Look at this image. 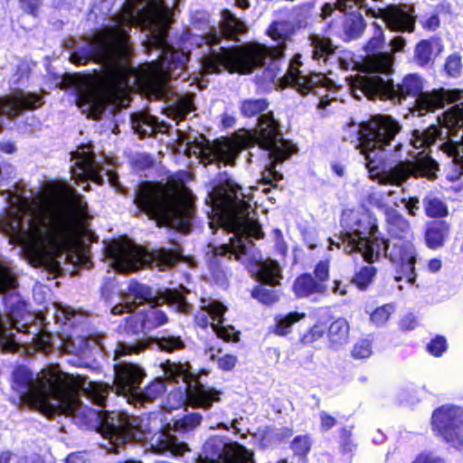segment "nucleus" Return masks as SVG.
<instances>
[{
    "label": "nucleus",
    "instance_id": "nucleus-1",
    "mask_svg": "<svg viewBox=\"0 0 463 463\" xmlns=\"http://www.w3.org/2000/svg\"><path fill=\"white\" fill-rule=\"evenodd\" d=\"M179 0H126L108 24L76 43L70 60L76 65L92 61L101 66L102 79L68 76L82 113L99 118L117 100L118 89L130 80L148 99L166 95V80L177 79L186 67L188 54L167 43L171 8Z\"/></svg>",
    "mask_w": 463,
    "mask_h": 463
},
{
    "label": "nucleus",
    "instance_id": "nucleus-2",
    "mask_svg": "<svg viewBox=\"0 0 463 463\" xmlns=\"http://www.w3.org/2000/svg\"><path fill=\"white\" fill-rule=\"evenodd\" d=\"M69 213L52 214L19 194L8 193L9 208L0 217V231L11 243L22 245L31 262L43 265L62 251L87 261L86 249L78 233L77 221L86 215L87 203L72 188L66 190Z\"/></svg>",
    "mask_w": 463,
    "mask_h": 463
},
{
    "label": "nucleus",
    "instance_id": "nucleus-3",
    "mask_svg": "<svg viewBox=\"0 0 463 463\" xmlns=\"http://www.w3.org/2000/svg\"><path fill=\"white\" fill-rule=\"evenodd\" d=\"M402 126L390 116L378 115L360 125L359 148L365 159L369 178L380 184L401 186L409 178H437L438 163L428 156L418 155L413 159L397 162L388 169L379 170L388 154L398 153L403 147L399 136Z\"/></svg>",
    "mask_w": 463,
    "mask_h": 463
},
{
    "label": "nucleus",
    "instance_id": "nucleus-4",
    "mask_svg": "<svg viewBox=\"0 0 463 463\" xmlns=\"http://www.w3.org/2000/svg\"><path fill=\"white\" fill-rule=\"evenodd\" d=\"M205 201L213 215L209 222L210 228L214 230L218 225L223 232L232 233L230 243L216 249L215 254L225 255L230 252L237 260L248 255L255 259L250 253L252 239L261 238L263 232L260 223L251 215V206L245 200L241 187L226 175H221Z\"/></svg>",
    "mask_w": 463,
    "mask_h": 463
},
{
    "label": "nucleus",
    "instance_id": "nucleus-5",
    "mask_svg": "<svg viewBox=\"0 0 463 463\" xmlns=\"http://www.w3.org/2000/svg\"><path fill=\"white\" fill-rule=\"evenodd\" d=\"M81 383L80 378L63 373L57 365L36 374L22 365L13 372L12 386L24 402L52 418L57 414H74L80 409Z\"/></svg>",
    "mask_w": 463,
    "mask_h": 463
},
{
    "label": "nucleus",
    "instance_id": "nucleus-6",
    "mask_svg": "<svg viewBox=\"0 0 463 463\" xmlns=\"http://www.w3.org/2000/svg\"><path fill=\"white\" fill-rule=\"evenodd\" d=\"M246 24L236 17L230 10L222 12L220 31H212L205 35V43L210 46L208 53L202 58L203 73H216L222 70L240 73L251 72L253 69L264 65L267 60L279 59L283 55L280 47H268L257 43H250L235 47L218 46L221 38L238 40L246 33Z\"/></svg>",
    "mask_w": 463,
    "mask_h": 463
},
{
    "label": "nucleus",
    "instance_id": "nucleus-7",
    "mask_svg": "<svg viewBox=\"0 0 463 463\" xmlns=\"http://www.w3.org/2000/svg\"><path fill=\"white\" fill-rule=\"evenodd\" d=\"M392 71V68L381 74L356 75L351 78L349 90L358 99L364 96L369 99H380L401 102L408 96L417 97L414 111H418V116L442 108L446 103L463 99L461 90L439 89L431 92H421V80L416 74H409L403 78L402 83L394 84L390 79Z\"/></svg>",
    "mask_w": 463,
    "mask_h": 463
},
{
    "label": "nucleus",
    "instance_id": "nucleus-8",
    "mask_svg": "<svg viewBox=\"0 0 463 463\" xmlns=\"http://www.w3.org/2000/svg\"><path fill=\"white\" fill-rule=\"evenodd\" d=\"M134 203L138 210L155 219L158 225L168 226L184 233L190 232L193 203L181 196L175 187L167 184L143 182L136 189Z\"/></svg>",
    "mask_w": 463,
    "mask_h": 463
},
{
    "label": "nucleus",
    "instance_id": "nucleus-9",
    "mask_svg": "<svg viewBox=\"0 0 463 463\" xmlns=\"http://www.w3.org/2000/svg\"><path fill=\"white\" fill-rule=\"evenodd\" d=\"M181 288L182 291L166 289L160 296H156L150 288L137 282H130L128 290L122 295V302L113 307L111 313L113 315L130 313L137 307L146 303L149 305V308L146 316H131L127 319V327L133 333L150 330L167 322L165 313L156 308L157 306L166 303L175 307L178 312L184 314L189 312L190 305L184 296L188 291L184 288Z\"/></svg>",
    "mask_w": 463,
    "mask_h": 463
},
{
    "label": "nucleus",
    "instance_id": "nucleus-10",
    "mask_svg": "<svg viewBox=\"0 0 463 463\" xmlns=\"http://www.w3.org/2000/svg\"><path fill=\"white\" fill-rule=\"evenodd\" d=\"M335 245L343 248L346 253L359 252L368 263H373L380 257L381 252L390 261L401 268L407 281L413 284L416 280L414 264L416 262V250L410 238L392 237L390 240L367 238L359 231L345 232L336 240L329 239V249Z\"/></svg>",
    "mask_w": 463,
    "mask_h": 463
},
{
    "label": "nucleus",
    "instance_id": "nucleus-11",
    "mask_svg": "<svg viewBox=\"0 0 463 463\" xmlns=\"http://www.w3.org/2000/svg\"><path fill=\"white\" fill-rule=\"evenodd\" d=\"M441 128L430 126L427 129L414 130L410 145L415 148L428 146L437 139L439 148L452 158L453 165L458 175H463V103L456 105L438 117Z\"/></svg>",
    "mask_w": 463,
    "mask_h": 463
},
{
    "label": "nucleus",
    "instance_id": "nucleus-12",
    "mask_svg": "<svg viewBox=\"0 0 463 463\" xmlns=\"http://www.w3.org/2000/svg\"><path fill=\"white\" fill-rule=\"evenodd\" d=\"M106 257L114 269L128 273L137 270L152 260H156L159 265L171 266L180 260L181 254L176 245L148 253L137 245L113 241L106 247Z\"/></svg>",
    "mask_w": 463,
    "mask_h": 463
},
{
    "label": "nucleus",
    "instance_id": "nucleus-13",
    "mask_svg": "<svg viewBox=\"0 0 463 463\" xmlns=\"http://www.w3.org/2000/svg\"><path fill=\"white\" fill-rule=\"evenodd\" d=\"M115 377L113 385L102 383L90 382L86 377L77 375L82 382L79 391V396L83 394L87 396L94 404L99 407H105L107 397L110 391L115 390L116 393L124 396L127 401L129 400L146 375L144 370L132 363L122 362L114 365Z\"/></svg>",
    "mask_w": 463,
    "mask_h": 463
},
{
    "label": "nucleus",
    "instance_id": "nucleus-14",
    "mask_svg": "<svg viewBox=\"0 0 463 463\" xmlns=\"http://www.w3.org/2000/svg\"><path fill=\"white\" fill-rule=\"evenodd\" d=\"M254 138L260 147L269 152V157L271 159L269 166L262 173L263 181L270 184L278 183L283 175L276 171L275 165L289 157L295 152V147L282 138L279 124L274 119L272 112L262 114L259 118Z\"/></svg>",
    "mask_w": 463,
    "mask_h": 463
},
{
    "label": "nucleus",
    "instance_id": "nucleus-15",
    "mask_svg": "<svg viewBox=\"0 0 463 463\" xmlns=\"http://www.w3.org/2000/svg\"><path fill=\"white\" fill-rule=\"evenodd\" d=\"M71 161L73 165L71 166V174L76 184L80 185V183L89 180L102 184L104 177H106L111 186L122 194L126 193L125 188L118 182L117 174L110 168V165H102L95 160L90 146H81L71 153Z\"/></svg>",
    "mask_w": 463,
    "mask_h": 463
},
{
    "label": "nucleus",
    "instance_id": "nucleus-16",
    "mask_svg": "<svg viewBox=\"0 0 463 463\" xmlns=\"http://www.w3.org/2000/svg\"><path fill=\"white\" fill-rule=\"evenodd\" d=\"M101 433L109 441V450L118 452L117 448L131 440L146 439V427L139 417L130 416L124 411H111L102 420Z\"/></svg>",
    "mask_w": 463,
    "mask_h": 463
},
{
    "label": "nucleus",
    "instance_id": "nucleus-17",
    "mask_svg": "<svg viewBox=\"0 0 463 463\" xmlns=\"http://www.w3.org/2000/svg\"><path fill=\"white\" fill-rule=\"evenodd\" d=\"M299 64L297 60L290 62L282 79L285 86L292 85L302 94L314 92L320 99L319 109H326L331 101L336 100L335 96L336 86L333 80L327 79L323 73L304 75L298 70Z\"/></svg>",
    "mask_w": 463,
    "mask_h": 463
},
{
    "label": "nucleus",
    "instance_id": "nucleus-18",
    "mask_svg": "<svg viewBox=\"0 0 463 463\" xmlns=\"http://www.w3.org/2000/svg\"><path fill=\"white\" fill-rule=\"evenodd\" d=\"M187 365L166 362L164 372L166 378L175 382L182 379L186 383V402L193 408L209 410L213 402L221 401V392L206 386L187 371Z\"/></svg>",
    "mask_w": 463,
    "mask_h": 463
},
{
    "label": "nucleus",
    "instance_id": "nucleus-19",
    "mask_svg": "<svg viewBox=\"0 0 463 463\" xmlns=\"http://www.w3.org/2000/svg\"><path fill=\"white\" fill-rule=\"evenodd\" d=\"M197 463H253V452L237 442L214 436L203 444Z\"/></svg>",
    "mask_w": 463,
    "mask_h": 463
},
{
    "label": "nucleus",
    "instance_id": "nucleus-20",
    "mask_svg": "<svg viewBox=\"0 0 463 463\" xmlns=\"http://www.w3.org/2000/svg\"><path fill=\"white\" fill-rule=\"evenodd\" d=\"M431 425L451 447L463 450V408L444 405L432 413Z\"/></svg>",
    "mask_w": 463,
    "mask_h": 463
},
{
    "label": "nucleus",
    "instance_id": "nucleus-21",
    "mask_svg": "<svg viewBox=\"0 0 463 463\" xmlns=\"http://www.w3.org/2000/svg\"><path fill=\"white\" fill-rule=\"evenodd\" d=\"M178 142L185 145L188 153L200 154L205 164L218 163L233 165L239 153L238 146L228 139L216 140L212 146L203 149L200 144H194L191 137L178 131Z\"/></svg>",
    "mask_w": 463,
    "mask_h": 463
},
{
    "label": "nucleus",
    "instance_id": "nucleus-22",
    "mask_svg": "<svg viewBox=\"0 0 463 463\" xmlns=\"http://www.w3.org/2000/svg\"><path fill=\"white\" fill-rule=\"evenodd\" d=\"M374 33L365 46L366 57L364 61V66L367 71V74H381L386 72L392 68L393 56L387 52H377L384 43V36L383 28L373 23Z\"/></svg>",
    "mask_w": 463,
    "mask_h": 463
},
{
    "label": "nucleus",
    "instance_id": "nucleus-23",
    "mask_svg": "<svg viewBox=\"0 0 463 463\" xmlns=\"http://www.w3.org/2000/svg\"><path fill=\"white\" fill-rule=\"evenodd\" d=\"M226 311V307L216 300H205L202 299L201 311L195 317V321L198 326L204 327L210 324L213 331L217 335L218 337L222 338L226 341L233 339L238 341L239 337L236 335L233 337L234 328L232 326H220L215 322L221 323L222 321V316Z\"/></svg>",
    "mask_w": 463,
    "mask_h": 463
},
{
    "label": "nucleus",
    "instance_id": "nucleus-24",
    "mask_svg": "<svg viewBox=\"0 0 463 463\" xmlns=\"http://www.w3.org/2000/svg\"><path fill=\"white\" fill-rule=\"evenodd\" d=\"M43 104L41 94L18 90L9 96L0 98V115H5L10 118H14L23 110L35 109Z\"/></svg>",
    "mask_w": 463,
    "mask_h": 463
},
{
    "label": "nucleus",
    "instance_id": "nucleus-25",
    "mask_svg": "<svg viewBox=\"0 0 463 463\" xmlns=\"http://www.w3.org/2000/svg\"><path fill=\"white\" fill-rule=\"evenodd\" d=\"M19 283L14 272L0 265V294L5 296V307H10L12 319L17 317L16 309H24V301L18 294Z\"/></svg>",
    "mask_w": 463,
    "mask_h": 463
},
{
    "label": "nucleus",
    "instance_id": "nucleus-26",
    "mask_svg": "<svg viewBox=\"0 0 463 463\" xmlns=\"http://www.w3.org/2000/svg\"><path fill=\"white\" fill-rule=\"evenodd\" d=\"M132 128L140 137H152L156 133H165L168 126L165 122H158L156 118L147 112H138L131 116Z\"/></svg>",
    "mask_w": 463,
    "mask_h": 463
},
{
    "label": "nucleus",
    "instance_id": "nucleus-27",
    "mask_svg": "<svg viewBox=\"0 0 463 463\" xmlns=\"http://www.w3.org/2000/svg\"><path fill=\"white\" fill-rule=\"evenodd\" d=\"M165 392V383L163 379L156 378L151 382L143 390L139 388L129 396L128 403L133 404L135 407L146 406L160 397Z\"/></svg>",
    "mask_w": 463,
    "mask_h": 463
},
{
    "label": "nucleus",
    "instance_id": "nucleus-28",
    "mask_svg": "<svg viewBox=\"0 0 463 463\" xmlns=\"http://www.w3.org/2000/svg\"><path fill=\"white\" fill-rule=\"evenodd\" d=\"M250 272L255 273L258 279L270 286L279 283L281 269L277 261L267 259L265 260H255L250 268Z\"/></svg>",
    "mask_w": 463,
    "mask_h": 463
},
{
    "label": "nucleus",
    "instance_id": "nucleus-29",
    "mask_svg": "<svg viewBox=\"0 0 463 463\" xmlns=\"http://www.w3.org/2000/svg\"><path fill=\"white\" fill-rule=\"evenodd\" d=\"M171 429L156 433L152 441V448L159 453L170 452L173 455L182 454L186 450V444L180 442L171 432Z\"/></svg>",
    "mask_w": 463,
    "mask_h": 463
},
{
    "label": "nucleus",
    "instance_id": "nucleus-30",
    "mask_svg": "<svg viewBox=\"0 0 463 463\" xmlns=\"http://www.w3.org/2000/svg\"><path fill=\"white\" fill-rule=\"evenodd\" d=\"M443 51V46L438 39L420 41L415 47L414 58L420 66L431 64L434 59Z\"/></svg>",
    "mask_w": 463,
    "mask_h": 463
},
{
    "label": "nucleus",
    "instance_id": "nucleus-31",
    "mask_svg": "<svg viewBox=\"0 0 463 463\" xmlns=\"http://www.w3.org/2000/svg\"><path fill=\"white\" fill-rule=\"evenodd\" d=\"M329 347L337 349L345 345L349 338V325L345 318L335 320L328 328Z\"/></svg>",
    "mask_w": 463,
    "mask_h": 463
},
{
    "label": "nucleus",
    "instance_id": "nucleus-32",
    "mask_svg": "<svg viewBox=\"0 0 463 463\" xmlns=\"http://www.w3.org/2000/svg\"><path fill=\"white\" fill-rule=\"evenodd\" d=\"M194 97L191 93L177 96L173 104L166 109L168 117L176 120L184 119L194 109Z\"/></svg>",
    "mask_w": 463,
    "mask_h": 463
},
{
    "label": "nucleus",
    "instance_id": "nucleus-33",
    "mask_svg": "<svg viewBox=\"0 0 463 463\" xmlns=\"http://www.w3.org/2000/svg\"><path fill=\"white\" fill-rule=\"evenodd\" d=\"M295 294L299 298L308 297L316 293H323L326 290L324 283L317 282L311 275L299 276L293 285Z\"/></svg>",
    "mask_w": 463,
    "mask_h": 463
},
{
    "label": "nucleus",
    "instance_id": "nucleus-34",
    "mask_svg": "<svg viewBox=\"0 0 463 463\" xmlns=\"http://www.w3.org/2000/svg\"><path fill=\"white\" fill-rule=\"evenodd\" d=\"M449 232V225L443 221L433 222L425 233L426 243L429 248L438 249L444 243Z\"/></svg>",
    "mask_w": 463,
    "mask_h": 463
},
{
    "label": "nucleus",
    "instance_id": "nucleus-35",
    "mask_svg": "<svg viewBox=\"0 0 463 463\" xmlns=\"http://www.w3.org/2000/svg\"><path fill=\"white\" fill-rule=\"evenodd\" d=\"M387 222L392 238L403 237L411 239V235L409 222L401 213L395 211L390 213Z\"/></svg>",
    "mask_w": 463,
    "mask_h": 463
},
{
    "label": "nucleus",
    "instance_id": "nucleus-36",
    "mask_svg": "<svg viewBox=\"0 0 463 463\" xmlns=\"http://www.w3.org/2000/svg\"><path fill=\"white\" fill-rule=\"evenodd\" d=\"M305 317V314L292 312L285 316H278L275 318L276 326L274 333L278 335L284 336L291 332L292 326Z\"/></svg>",
    "mask_w": 463,
    "mask_h": 463
},
{
    "label": "nucleus",
    "instance_id": "nucleus-37",
    "mask_svg": "<svg viewBox=\"0 0 463 463\" xmlns=\"http://www.w3.org/2000/svg\"><path fill=\"white\" fill-rule=\"evenodd\" d=\"M311 46L313 48V59L326 61V57L334 52V46L330 39L313 35L311 38Z\"/></svg>",
    "mask_w": 463,
    "mask_h": 463
},
{
    "label": "nucleus",
    "instance_id": "nucleus-38",
    "mask_svg": "<svg viewBox=\"0 0 463 463\" xmlns=\"http://www.w3.org/2000/svg\"><path fill=\"white\" fill-rule=\"evenodd\" d=\"M203 416L199 412L185 414L174 422L173 430L177 432H189L196 429L202 422Z\"/></svg>",
    "mask_w": 463,
    "mask_h": 463
},
{
    "label": "nucleus",
    "instance_id": "nucleus-39",
    "mask_svg": "<svg viewBox=\"0 0 463 463\" xmlns=\"http://www.w3.org/2000/svg\"><path fill=\"white\" fill-rule=\"evenodd\" d=\"M205 354L211 360L215 361L218 367L223 371H231L237 364V357L235 355L229 354H222L221 349L215 352L214 349L211 347L206 350Z\"/></svg>",
    "mask_w": 463,
    "mask_h": 463
},
{
    "label": "nucleus",
    "instance_id": "nucleus-40",
    "mask_svg": "<svg viewBox=\"0 0 463 463\" xmlns=\"http://www.w3.org/2000/svg\"><path fill=\"white\" fill-rule=\"evenodd\" d=\"M426 214L431 218L445 217L448 215L447 205L439 198L428 196L423 200Z\"/></svg>",
    "mask_w": 463,
    "mask_h": 463
},
{
    "label": "nucleus",
    "instance_id": "nucleus-41",
    "mask_svg": "<svg viewBox=\"0 0 463 463\" xmlns=\"http://www.w3.org/2000/svg\"><path fill=\"white\" fill-rule=\"evenodd\" d=\"M376 275V269L370 264L362 267L355 272L352 282L360 289L366 288L373 280Z\"/></svg>",
    "mask_w": 463,
    "mask_h": 463
},
{
    "label": "nucleus",
    "instance_id": "nucleus-42",
    "mask_svg": "<svg viewBox=\"0 0 463 463\" xmlns=\"http://www.w3.org/2000/svg\"><path fill=\"white\" fill-rule=\"evenodd\" d=\"M156 345L162 351L175 352L184 348V343L180 336L175 335H162L156 339Z\"/></svg>",
    "mask_w": 463,
    "mask_h": 463
},
{
    "label": "nucleus",
    "instance_id": "nucleus-43",
    "mask_svg": "<svg viewBox=\"0 0 463 463\" xmlns=\"http://www.w3.org/2000/svg\"><path fill=\"white\" fill-rule=\"evenodd\" d=\"M268 108V103L265 99H247L242 101L241 110L245 117H254Z\"/></svg>",
    "mask_w": 463,
    "mask_h": 463
},
{
    "label": "nucleus",
    "instance_id": "nucleus-44",
    "mask_svg": "<svg viewBox=\"0 0 463 463\" xmlns=\"http://www.w3.org/2000/svg\"><path fill=\"white\" fill-rule=\"evenodd\" d=\"M251 296L264 304H272L279 299L278 291L266 286L255 288L251 292Z\"/></svg>",
    "mask_w": 463,
    "mask_h": 463
},
{
    "label": "nucleus",
    "instance_id": "nucleus-45",
    "mask_svg": "<svg viewBox=\"0 0 463 463\" xmlns=\"http://www.w3.org/2000/svg\"><path fill=\"white\" fill-rule=\"evenodd\" d=\"M394 312V306L392 304H386L382 307H377L371 314V321L376 326L384 325L391 315Z\"/></svg>",
    "mask_w": 463,
    "mask_h": 463
},
{
    "label": "nucleus",
    "instance_id": "nucleus-46",
    "mask_svg": "<svg viewBox=\"0 0 463 463\" xmlns=\"http://www.w3.org/2000/svg\"><path fill=\"white\" fill-rule=\"evenodd\" d=\"M146 345L144 342L136 344L119 343L115 350V358L119 359L120 356L133 354H139L145 350Z\"/></svg>",
    "mask_w": 463,
    "mask_h": 463
},
{
    "label": "nucleus",
    "instance_id": "nucleus-47",
    "mask_svg": "<svg viewBox=\"0 0 463 463\" xmlns=\"http://www.w3.org/2000/svg\"><path fill=\"white\" fill-rule=\"evenodd\" d=\"M372 353V342L369 339H361L354 345L352 356L356 359H365L370 357Z\"/></svg>",
    "mask_w": 463,
    "mask_h": 463
},
{
    "label": "nucleus",
    "instance_id": "nucleus-48",
    "mask_svg": "<svg viewBox=\"0 0 463 463\" xmlns=\"http://www.w3.org/2000/svg\"><path fill=\"white\" fill-rule=\"evenodd\" d=\"M310 447L311 443L309 437L307 435L297 436L291 443V449H293L294 453L302 458L307 456L310 450Z\"/></svg>",
    "mask_w": 463,
    "mask_h": 463
},
{
    "label": "nucleus",
    "instance_id": "nucleus-49",
    "mask_svg": "<svg viewBox=\"0 0 463 463\" xmlns=\"http://www.w3.org/2000/svg\"><path fill=\"white\" fill-rule=\"evenodd\" d=\"M111 0H95L90 8V14L96 19L99 16L101 18L108 16L111 11Z\"/></svg>",
    "mask_w": 463,
    "mask_h": 463
},
{
    "label": "nucleus",
    "instance_id": "nucleus-50",
    "mask_svg": "<svg viewBox=\"0 0 463 463\" xmlns=\"http://www.w3.org/2000/svg\"><path fill=\"white\" fill-rule=\"evenodd\" d=\"M461 68V57L458 54H451L448 57L445 64V69L449 75L457 76Z\"/></svg>",
    "mask_w": 463,
    "mask_h": 463
},
{
    "label": "nucleus",
    "instance_id": "nucleus-51",
    "mask_svg": "<svg viewBox=\"0 0 463 463\" xmlns=\"http://www.w3.org/2000/svg\"><path fill=\"white\" fill-rule=\"evenodd\" d=\"M447 349V341L443 336L435 337L429 345V352L435 355L439 356Z\"/></svg>",
    "mask_w": 463,
    "mask_h": 463
},
{
    "label": "nucleus",
    "instance_id": "nucleus-52",
    "mask_svg": "<svg viewBox=\"0 0 463 463\" xmlns=\"http://www.w3.org/2000/svg\"><path fill=\"white\" fill-rule=\"evenodd\" d=\"M324 334L325 327L321 325H315L303 335L302 341L306 344H311L321 338Z\"/></svg>",
    "mask_w": 463,
    "mask_h": 463
},
{
    "label": "nucleus",
    "instance_id": "nucleus-53",
    "mask_svg": "<svg viewBox=\"0 0 463 463\" xmlns=\"http://www.w3.org/2000/svg\"><path fill=\"white\" fill-rule=\"evenodd\" d=\"M21 8L33 16H37L41 6V0H20Z\"/></svg>",
    "mask_w": 463,
    "mask_h": 463
},
{
    "label": "nucleus",
    "instance_id": "nucleus-54",
    "mask_svg": "<svg viewBox=\"0 0 463 463\" xmlns=\"http://www.w3.org/2000/svg\"><path fill=\"white\" fill-rule=\"evenodd\" d=\"M320 423H321V429L323 430H328L335 426L336 420L335 417L329 415L326 411H321L319 414Z\"/></svg>",
    "mask_w": 463,
    "mask_h": 463
},
{
    "label": "nucleus",
    "instance_id": "nucleus-55",
    "mask_svg": "<svg viewBox=\"0 0 463 463\" xmlns=\"http://www.w3.org/2000/svg\"><path fill=\"white\" fill-rule=\"evenodd\" d=\"M76 315V311L70 307H59L56 310L55 317L58 321L64 318L65 321H70Z\"/></svg>",
    "mask_w": 463,
    "mask_h": 463
},
{
    "label": "nucleus",
    "instance_id": "nucleus-56",
    "mask_svg": "<svg viewBox=\"0 0 463 463\" xmlns=\"http://www.w3.org/2000/svg\"><path fill=\"white\" fill-rule=\"evenodd\" d=\"M315 275L319 279L318 282L323 283L328 278V264L326 262H319L315 269Z\"/></svg>",
    "mask_w": 463,
    "mask_h": 463
},
{
    "label": "nucleus",
    "instance_id": "nucleus-57",
    "mask_svg": "<svg viewBox=\"0 0 463 463\" xmlns=\"http://www.w3.org/2000/svg\"><path fill=\"white\" fill-rule=\"evenodd\" d=\"M406 44V41L404 37L402 36H395L393 39L390 42L391 46V53L393 54L398 52H402Z\"/></svg>",
    "mask_w": 463,
    "mask_h": 463
},
{
    "label": "nucleus",
    "instance_id": "nucleus-58",
    "mask_svg": "<svg viewBox=\"0 0 463 463\" xmlns=\"http://www.w3.org/2000/svg\"><path fill=\"white\" fill-rule=\"evenodd\" d=\"M402 202L408 210L409 213L412 216L416 215V212L419 210V199L416 197H411L410 199H402Z\"/></svg>",
    "mask_w": 463,
    "mask_h": 463
},
{
    "label": "nucleus",
    "instance_id": "nucleus-59",
    "mask_svg": "<svg viewBox=\"0 0 463 463\" xmlns=\"http://www.w3.org/2000/svg\"><path fill=\"white\" fill-rule=\"evenodd\" d=\"M412 463H445L441 458L430 454L419 455Z\"/></svg>",
    "mask_w": 463,
    "mask_h": 463
},
{
    "label": "nucleus",
    "instance_id": "nucleus-60",
    "mask_svg": "<svg viewBox=\"0 0 463 463\" xmlns=\"http://www.w3.org/2000/svg\"><path fill=\"white\" fill-rule=\"evenodd\" d=\"M417 321L412 316H407L403 317L400 323V326L402 330L409 331L416 327Z\"/></svg>",
    "mask_w": 463,
    "mask_h": 463
},
{
    "label": "nucleus",
    "instance_id": "nucleus-61",
    "mask_svg": "<svg viewBox=\"0 0 463 463\" xmlns=\"http://www.w3.org/2000/svg\"><path fill=\"white\" fill-rule=\"evenodd\" d=\"M439 26V18L436 14L430 15L423 22V27L434 31Z\"/></svg>",
    "mask_w": 463,
    "mask_h": 463
},
{
    "label": "nucleus",
    "instance_id": "nucleus-62",
    "mask_svg": "<svg viewBox=\"0 0 463 463\" xmlns=\"http://www.w3.org/2000/svg\"><path fill=\"white\" fill-rule=\"evenodd\" d=\"M66 463H88L85 456L80 452H74L68 456Z\"/></svg>",
    "mask_w": 463,
    "mask_h": 463
},
{
    "label": "nucleus",
    "instance_id": "nucleus-63",
    "mask_svg": "<svg viewBox=\"0 0 463 463\" xmlns=\"http://www.w3.org/2000/svg\"><path fill=\"white\" fill-rule=\"evenodd\" d=\"M428 268L431 272H437L441 268V260L438 259L430 260Z\"/></svg>",
    "mask_w": 463,
    "mask_h": 463
},
{
    "label": "nucleus",
    "instance_id": "nucleus-64",
    "mask_svg": "<svg viewBox=\"0 0 463 463\" xmlns=\"http://www.w3.org/2000/svg\"><path fill=\"white\" fill-rule=\"evenodd\" d=\"M332 291L334 293H339L340 295H345L346 294V286H342V283L340 281L335 280V286L332 288Z\"/></svg>",
    "mask_w": 463,
    "mask_h": 463
}]
</instances>
